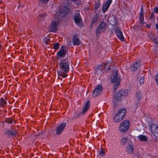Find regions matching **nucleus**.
<instances>
[{
  "label": "nucleus",
  "mask_w": 158,
  "mask_h": 158,
  "mask_svg": "<svg viewBox=\"0 0 158 158\" xmlns=\"http://www.w3.org/2000/svg\"><path fill=\"white\" fill-rule=\"evenodd\" d=\"M102 90V86L100 85L98 86L93 90L92 94L93 97H96L101 94Z\"/></svg>",
  "instance_id": "obj_7"
},
{
  "label": "nucleus",
  "mask_w": 158,
  "mask_h": 158,
  "mask_svg": "<svg viewBox=\"0 0 158 158\" xmlns=\"http://www.w3.org/2000/svg\"><path fill=\"white\" fill-rule=\"evenodd\" d=\"M146 26L148 28H149L151 27V25L150 24H146Z\"/></svg>",
  "instance_id": "obj_43"
},
{
  "label": "nucleus",
  "mask_w": 158,
  "mask_h": 158,
  "mask_svg": "<svg viewBox=\"0 0 158 158\" xmlns=\"http://www.w3.org/2000/svg\"><path fill=\"white\" fill-rule=\"evenodd\" d=\"M137 138L140 141L146 142L148 140V137L145 135H139Z\"/></svg>",
  "instance_id": "obj_22"
},
{
  "label": "nucleus",
  "mask_w": 158,
  "mask_h": 158,
  "mask_svg": "<svg viewBox=\"0 0 158 158\" xmlns=\"http://www.w3.org/2000/svg\"><path fill=\"white\" fill-rule=\"evenodd\" d=\"M156 28L157 30H158V23L156 25Z\"/></svg>",
  "instance_id": "obj_42"
},
{
  "label": "nucleus",
  "mask_w": 158,
  "mask_h": 158,
  "mask_svg": "<svg viewBox=\"0 0 158 158\" xmlns=\"http://www.w3.org/2000/svg\"><path fill=\"white\" fill-rule=\"evenodd\" d=\"M154 11L156 13L158 14V7H156L154 9Z\"/></svg>",
  "instance_id": "obj_41"
},
{
  "label": "nucleus",
  "mask_w": 158,
  "mask_h": 158,
  "mask_svg": "<svg viewBox=\"0 0 158 158\" xmlns=\"http://www.w3.org/2000/svg\"><path fill=\"white\" fill-rule=\"evenodd\" d=\"M157 44V45H158V44Z\"/></svg>",
  "instance_id": "obj_48"
},
{
  "label": "nucleus",
  "mask_w": 158,
  "mask_h": 158,
  "mask_svg": "<svg viewBox=\"0 0 158 158\" xmlns=\"http://www.w3.org/2000/svg\"><path fill=\"white\" fill-rule=\"evenodd\" d=\"M107 21L110 24L113 25H115L117 23V19L113 15L109 16Z\"/></svg>",
  "instance_id": "obj_13"
},
{
  "label": "nucleus",
  "mask_w": 158,
  "mask_h": 158,
  "mask_svg": "<svg viewBox=\"0 0 158 158\" xmlns=\"http://www.w3.org/2000/svg\"><path fill=\"white\" fill-rule=\"evenodd\" d=\"M114 119V122L117 123H119L123 119L117 114L115 115Z\"/></svg>",
  "instance_id": "obj_24"
},
{
  "label": "nucleus",
  "mask_w": 158,
  "mask_h": 158,
  "mask_svg": "<svg viewBox=\"0 0 158 158\" xmlns=\"http://www.w3.org/2000/svg\"><path fill=\"white\" fill-rule=\"evenodd\" d=\"M59 66L60 67L61 71L58 72V76L63 78L66 77L67 76L66 73L68 72L69 69V63L61 61L59 63Z\"/></svg>",
  "instance_id": "obj_1"
},
{
  "label": "nucleus",
  "mask_w": 158,
  "mask_h": 158,
  "mask_svg": "<svg viewBox=\"0 0 158 158\" xmlns=\"http://www.w3.org/2000/svg\"><path fill=\"white\" fill-rule=\"evenodd\" d=\"M105 66L104 65H100L98 67V69L99 70H101L102 69H105L106 67V63H105Z\"/></svg>",
  "instance_id": "obj_33"
},
{
  "label": "nucleus",
  "mask_w": 158,
  "mask_h": 158,
  "mask_svg": "<svg viewBox=\"0 0 158 158\" xmlns=\"http://www.w3.org/2000/svg\"><path fill=\"white\" fill-rule=\"evenodd\" d=\"M106 24L103 21L100 23L96 31V35H99L102 32H104L106 29Z\"/></svg>",
  "instance_id": "obj_5"
},
{
  "label": "nucleus",
  "mask_w": 158,
  "mask_h": 158,
  "mask_svg": "<svg viewBox=\"0 0 158 158\" xmlns=\"http://www.w3.org/2000/svg\"><path fill=\"white\" fill-rule=\"evenodd\" d=\"M152 133L157 139H158V127Z\"/></svg>",
  "instance_id": "obj_29"
},
{
  "label": "nucleus",
  "mask_w": 158,
  "mask_h": 158,
  "mask_svg": "<svg viewBox=\"0 0 158 158\" xmlns=\"http://www.w3.org/2000/svg\"><path fill=\"white\" fill-rule=\"evenodd\" d=\"M59 21L58 20H52L51 22L52 25L50 26V29L51 31L52 32H55L56 31L57 27L59 25ZM49 29L48 27V29Z\"/></svg>",
  "instance_id": "obj_6"
},
{
  "label": "nucleus",
  "mask_w": 158,
  "mask_h": 158,
  "mask_svg": "<svg viewBox=\"0 0 158 158\" xmlns=\"http://www.w3.org/2000/svg\"><path fill=\"white\" fill-rule=\"evenodd\" d=\"M49 0H40L41 3H47Z\"/></svg>",
  "instance_id": "obj_37"
},
{
  "label": "nucleus",
  "mask_w": 158,
  "mask_h": 158,
  "mask_svg": "<svg viewBox=\"0 0 158 158\" xmlns=\"http://www.w3.org/2000/svg\"><path fill=\"white\" fill-rule=\"evenodd\" d=\"M140 65V62L138 61L133 63L130 67V69L132 71L136 70L139 67Z\"/></svg>",
  "instance_id": "obj_12"
},
{
  "label": "nucleus",
  "mask_w": 158,
  "mask_h": 158,
  "mask_svg": "<svg viewBox=\"0 0 158 158\" xmlns=\"http://www.w3.org/2000/svg\"><path fill=\"white\" fill-rule=\"evenodd\" d=\"M5 120L6 123L9 124L11 123L13 121V119L11 118H6Z\"/></svg>",
  "instance_id": "obj_31"
},
{
  "label": "nucleus",
  "mask_w": 158,
  "mask_h": 158,
  "mask_svg": "<svg viewBox=\"0 0 158 158\" xmlns=\"http://www.w3.org/2000/svg\"><path fill=\"white\" fill-rule=\"evenodd\" d=\"M120 81V77H118V71L116 70L112 73L110 77V81L112 83H115L114 88L117 89L119 85Z\"/></svg>",
  "instance_id": "obj_2"
},
{
  "label": "nucleus",
  "mask_w": 158,
  "mask_h": 158,
  "mask_svg": "<svg viewBox=\"0 0 158 158\" xmlns=\"http://www.w3.org/2000/svg\"><path fill=\"white\" fill-rule=\"evenodd\" d=\"M153 40L155 44H158V36L153 37Z\"/></svg>",
  "instance_id": "obj_36"
},
{
  "label": "nucleus",
  "mask_w": 158,
  "mask_h": 158,
  "mask_svg": "<svg viewBox=\"0 0 158 158\" xmlns=\"http://www.w3.org/2000/svg\"><path fill=\"white\" fill-rule=\"evenodd\" d=\"M58 79H60V80H62V78H60L59 77Z\"/></svg>",
  "instance_id": "obj_46"
},
{
  "label": "nucleus",
  "mask_w": 158,
  "mask_h": 158,
  "mask_svg": "<svg viewBox=\"0 0 158 158\" xmlns=\"http://www.w3.org/2000/svg\"><path fill=\"white\" fill-rule=\"evenodd\" d=\"M99 155L102 156H103L105 155V150L103 148H101V151L100 152Z\"/></svg>",
  "instance_id": "obj_35"
},
{
  "label": "nucleus",
  "mask_w": 158,
  "mask_h": 158,
  "mask_svg": "<svg viewBox=\"0 0 158 158\" xmlns=\"http://www.w3.org/2000/svg\"><path fill=\"white\" fill-rule=\"evenodd\" d=\"M80 15L79 13H76L74 15V20L75 23H79L80 21Z\"/></svg>",
  "instance_id": "obj_21"
},
{
  "label": "nucleus",
  "mask_w": 158,
  "mask_h": 158,
  "mask_svg": "<svg viewBox=\"0 0 158 158\" xmlns=\"http://www.w3.org/2000/svg\"><path fill=\"white\" fill-rule=\"evenodd\" d=\"M155 79L157 83V85H158V73H157L156 76L155 77Z\"/></svg>",
  "instance_id": "obj_39"
},
{
  "label": "nucleus",
  "mask_w": 158,
  "mask_h": 158,
  "mask_svg": "<svg viewBox=\"0 0 158 158\" xmlns=\"http://www.w3.org/2000/svg\"><path fill=\"white\" fill-rule=\"evenodd\" d=\"M155 18V15H154L153 13H152L151 16H150L149 19H154Z\"/></svg>",
  "instance_id": "obj_40"
},
{
  "label": "nucleus",
  "mask_w": 158,
  "mask_h": 158,
  "mask_svg": "<svg viewBox=\"0 0 158 158\" xmlns=\"http://www.w3.org/2000/svg\"><path fill=\"white\" fill-rule=\"evenodd\" d=\"M65 46L62 45L60 48L59 51L58 52L57 55L60 57L64 58L66 54V51L64 49Z\"/></svg>",
  "instance_id": "obj_10"
},
{
  "label": "nucleus",
  "mask_w": 158,
  "mask_h": 158,
  "mask_svg": "<svg viewBox=\"0 0 158 158\" xmlns=\"http://www.w3.org/2000/svg\"><path fill=\"white\" fill-rule=\"evenodd\" d=\"M66 124V123H62L58 126L56 130V134L57 135H60L64 130Z\"/></svg>",
  "instance_id": "obj_8"
},
{
  "label": "nucleus",
  "mask_w": 158,
  "mask_h": 158,
  "mask_svg": "<svg viewBox=\"0 0 158 158\" xmlns=\"http://www.w3.org/2000/svg\"><path fill=\"white\" fill-rule=\"evenodd\" d=\"M98 16L97 14H96L93 18L92 21H91V23L93 24L94 23H95L96 22L97 20L98 19Z\"/></svg>",
  "instance_id": "obj_26"
},
{
  "label": "nucleus",
  "mask_w": 158,
  "mask_h": 158,
  "mask_svg": "<svg viewBox=\"0 0 158 158\" xmlns=\"http://www.w3.org/2000/svg\"><path fill=\"white\" fill-rule=\"evenodd\" d=\"M144 15L143 10V6H142L140 10V13L139 16V21L141 24H143L144 23L143 22L144 20Z\"/></svg>",
  "instance_id": "obj_17"
},
{
  "label": "nucleus",
  "mask_w": 158,
  "mask_h": 158,
  "mask_svg": "<svg viewBox=\"0 0 158 158\" xmlns=\"http://www.w3.org/2000/svg\"><path fill=\"white\" fill-rule=\"evenodd\" d=\"M6 103V102L2 98H1L0 99V106L1 107H2Z\"/></svg>",
  "instance_id": "obj_25"
},
{
  "label": "nucleus",
  "mask_w": 158,
  "mask_h": 158,
  "mask_svg": "<svg viewBox=\"0 0 158 158\" xmlns=\"http://www.w3.org/2000/svg\"><path fill=\"white\" fill-rule=\"evenodd\" d=\"M144 81V78L143 77H142L139 80V83L140 84H142L143 83Z\"/></svg>",
  "instance_id": "obj_38"
},
{
  "label": "nucleus",
  "mask_w": 158,
  "mask_h": 158,
  "mask_svg": "<svg viewBox=\"0 0 158 158\" xmlns=\"http://www.w3.org/2000/svg\"><path fill=\"white\" fill-rule=\"evenodd\" d=\"M121 142L123 145H125L127 142V139L126 138H123L121 139Z\"/></svg>",
  "instance_id": "obj_30"
},
{
  "label": "nucleus",
  "mask_w": 158,
  "mask_h": 158,
  "mask_svg": "<svg viewBox=\"0 0 158 158\" xmlns=\"http://www.w3.org/2000/svg\"><path fill=\"white\" fill-rule=\"evenodd\" d=\"M75 118V117H72V118H71V119L72 120H73Z\"/></svg>",
  "instance_id": "obj_44"
},
{
  "label": "nucleus",
  "mask_w": 158,
  "mask_h": 158,
  "mask_svg": "<svg viewBox=\"0 0 158 158\" xmlns=\"http://www.w3.org/2000/svg\"><path fill=\"white\" fill-rule=\"evenodd\" d=\"M100 3L99 1H98L97 3H96L95 5V8L96 10H97L100 7Z\"/></svg>",
  "instance_id": "obj_34"
},
{
  "label": "nucleus",
  "mask_w": 158,
  "mask_h": 158,
  "mask_svg": "<svg viewBox=\"0 0 158 158\" xmlns=\"http://www.w3.org/2000/svg\"><path fill=\"white\" fill-rule=\"evenodd\" d=\"M126 151L129 154L133 153V148L132 145H129L126 147Z\"/></svg>",
  "instance_id": "obj_23"
},
{
  "label": "nucleus",
  "mask_w": 158,
  "mask_h": 158,
  "mask_svg": "<svg viewBox=\"0 0 158 158\" xmlns=\"http://www.w3.org/2000/svg\"><path fill=\"white\" fill-rule=\"evenodd\" d=\"M126 112V110L125 108H122L118 110L117 114L120 116L121 118L123 119L125 115Z\"/></svg>",
  "instance_id": "obj_19"
},
{
  "label": "nucleus",
  "mask_w": 158,
  "mask_h": 158,
  "mask_svg": "<svg viewBox=\"0 0 158 158\" xmlns=\"http://www.w3.org/2000/svg\"><path fill=\"white\" fill-rule=\"evenodd\" d=\"M50 41V39L49 37H45L43 40L44 42L46 44H48L49 43V42Z\"/></svg>",
  "instance_id": "obj_27"
},
{
  "label": "nucleus",
  "mask_w": 158,
  "mask_h": 158,
  "mask_svg": "<svg viewBox=\"0 0 158 158\" xmlns=\"http://www.w3.org/2000/svg\"><path fill=\"white\" fill-rule=\"evenodd\" d=\"M59 44L58 43H54L53 44V48L55 50H57L59 48Z\"/></svg>",
  "instance_id": "obj_32"
},
{
  "label": "nucleus",
  "mask_w": 158,
  "mask_h": 158,
  "mask_svg": "<svg viewBox=\"0 0 158 158\" xmlns=\"http://www.w3.org/2000/svg\"><path fill=\"white\" fill-rule=\"evenodd\" d=\"M17 134L16 131L14 130H8L4 133V134L7 137H13L15 136Z\"/></svg>",
  "instance_id": "obj_11"
},
{
  "label": "nucleus",
  "mask_w": 158,
  "mask_h": 158,
  "mask_svg": "<svg viewBox=\"0 0 158 158\" xmlns=\"http://www.w3.org/2000/svg\"><path fill=\"white\" fill-rule=\"evenodd\" d=\"M115 33L116 34L117 37L119 40L121 41L124 40V38L122 32L119 29L116 28L115 30Z\"/></svg>",
  "instance_id": "obj_14"
},
{
  "label": "nucleus",
  "mask_w": 158,
  "mask_h": 158,
  "mask_svg": "<svg viewBox=\"0 0 158 158\" xmlns=\"http://www.w3.org/2000/svg\"><path fill=\"white\" fill-rule=\"evenodd\" d=\"M130 125V122L128 120H125L122 122L119 126L120 131L125 132L128 130Z\"/></svg>",
  "instance_id": "obj_4"
},
{
  "label": "nucleus",
  "mask_w": 158,
  "mask_h": 158,
  "mask_svg": "<svg viewBox=\"0 0 158 158\" xmlns=\"http://www.w3.org/2000/svg\"><path fill=\"white\" fill-rule=\"evenodd\" d=\"M112 0H107L103 5L102 12L105 13L107 10L110 6L112 2Z\"/></svg>",
  "instance_id": "obj_15"
},
{
  "label": "nucleus",
  "mask_w": 158,
  "mask_h": 158,
  "mask_svg": "<svg viewBox=\"0 0 158 158\" xmlns=\"http://www.w3.org/2000/svg\"><path fill=\"white\" fill-rule=\"evenodd\" d=\"M157 127H158V126L154 124H152L151 126V128L152 131V132L153 131H154Z\"/></svg>",
  "instance_id": "obj_28"
},
{
  "label": "nucleus",
  "mask_w": 158,
  "mask_h": 158,
  "mask_svg": "<svg viewBox=\"0 0 158 158\" xmlns=\"http://www.w3.org/2000/svg\"><path fill=\"white\" fill-rule=\"evenodd\" d=\"M90 106V101H87L85 104V106H84L82 111V112L80 113V114H85L89 109Z\"/></svg>",
  "instance_id": "obj_18"
},
{
  "label": "nucleus",
  "mask_w": 158,
  "mask_h": 158,
  "mask_svg": "<svg viewBox=\"0 0 158 158\" xmlns=\"http://www.w3.org/2000/svg\"><path fill=\"white\" fill-rule=\"evenodd\" d=\"M107 69H108L109 70H110L111 69L110 68V66H109V67H108L107 68Z\"/></svg>",
  "instance_id": "obj_45"
},
{
  "label": "nucleus",
  "mask_w": 158,
  "mask_h": 158,
  "mask_svg": "<svg viewBox=\"0 0 158 158\" xmlns=\"http://www.w3.org/2000/svg\"><path fill=\"white\" fill-rule=\"evenodd\" d=\"M135 97L138 99L137 102H135L136 105L140 102V100L141 99L142 94L140 91H137L135 93Z\"/></svg>",
  "instance_id": "obj_20"
},
{
  "label": "nucleus",
  "mask_w": 158,
  "mask_h": 158,
  "mask_svg": "<svg viewBox=\"0 0 158 158\" xmlns=\"http://www.w3.org/2000/svg\"><path fill=\"white\" fill-rule=\"evenodd\" d=\"M70 9L68 6H65L60 10V13L61 16H64L70 13Z\"/></svg>",
  "instance_id": "obj_9"
},
{
  "label": "nucleus",
  "mask_w": 158,
  "mask_h": 158,
  "mask_svg": "<svg viewBox=\"0 0 158 158\" xmlns=\"http://www.w3.org/2000/svg\"><path fill=\"white\" fill-rule=\"evenodd\" d=\"M19 7H20V6H19H19H18V8H19Z\"/></svg>",
  "instance_id": "obj_47"
},
{
  "label": "nucleus",
  "mask_w": 158,
  "mask_h": 158,
  "mask_svg": "<svg viewBox=\"0 0 158 158\" xmlns=\"http://www.w3.org/2000/svg\"><path fill=\"white\" fill-rule=\"evenodd\" d=\"M81 42L80 40H79L78 35H73V43L74 45H79Z\"/></svg>",
  "instance_id": "obj_16"
},
{
  "label": "nucleus",
  "mask_w": 158,
  "mask_h": 158,
  "mask_svg": "<svg viewBox=\"0 0 158 158\" xmlns=\"http://www.w3.org/2000/svg\"><path fill=\"white\" fill-rule=\"evenodd\" d=\"M128 93V91L127 89H120L118 92L115 94L114 98L117 101H121L127 95Z\"/></svg>",
  "instance_id": "obj_3"
}]
</instances>
